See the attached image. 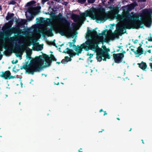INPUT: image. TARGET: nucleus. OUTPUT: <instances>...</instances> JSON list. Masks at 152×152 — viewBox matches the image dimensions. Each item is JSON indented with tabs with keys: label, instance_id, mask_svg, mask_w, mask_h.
I'll list each match as a JSON object with an SVG mask.
<instances>
[{
	"label": "nucleus",
	"instance_id": "864d4df0",
	"mask_svg": "<svg viewBox=\"0 0 152 152\" xmlns=\"http://www.w3.org/2000/svg\"><path fill=\"white\" fill-rule=\"evenodd\" d=\"M76 23H72V25L73 26H75V25H76Z\"/></svg>",
	"mask_w": 152,
	"mask_h": 152
},
{
	"label": "nucleus",
	"instance_id": "aec40b11",
	"mask_svg": "<svg viewBox=\"0 0 152 152\" xmlns=\"http://www.w3.org/2000/svg\"><path fill=\"white\" fill-rule=\"evenodd\" d=\"M35 3V2L34 1H31L27 3L26 4V6H29L32 7V6Z\"/></svg>",
	"mask_w": 152,
	"mask_h": 152
},
{
	"label": "nucleus",
	"instance_id": "f03ea898",
	"mask_svg": "<svg viewBox=\"0 0 152 152\" xmlns=\"http://www.w3.org/2000/svg\"><path fill=\"white\" fill-rule=\"evenodd\" d=\"M97 28L93 29L92 31L89 29L88 27L87 28V35L86 38L87 39V41L85 43H83L80 46L77 45L76 48L74 49L77 53H80L79 54L81 53L83 49L85 50L88 51L90 49L94 50L96 49L98 47V42H96L92 39V37H96L98 36V33L96 31Z\"/></svg>",
	"mask_w": 152,
	"mask_h": 152
},
{
	"label": "nucleus",
	"instance_id": "052dcab7",
	"mask_svg": "<svg viewBox=\"0 0 152 152\" xmlns=\"http://www.w3.org/2000/svg\"><path fill=\"white\" fill-rule=\"evenodd\" d=\"M64 43H63L61 45H59V46H60V47H62V46L64 45Z\"/></svg>",
	"mask_w": 152,
	"mask_h": 152
},
{
	"label": "nucleus",
	"instance_id": "774afa93",
	"mask_svg": "<svg viewBox=\"0 0 152 152\" xmlns=\"http://www.w3.org/2000/svg\"><path fill=\"white\" fill-rule=\"evenodd\" d=\"M102 111L104 112V111L102 109H101V110H99V112H102Z\"/></svg>",
	"mask_w": 152,
	"mask_h": 152
},
{
	"label": "nucleus",
	"instance_id": "6e6552de",
	"mask_svg": "<svg viewBox=\"0 0 152 152\" xmlns=\"http://www.w3.org/2000/svg\"><path fill=\"white\" fill-rule=\"evenodd\" d=\"M2 73L1 75H0V77H1L5 79H10L15 78V76L11 75V72L9 70L2 72Z\"/></svg>",
	"mask_w": 152,
	"mask_h": 152
},
{
	"label": "nucleus",
	"instance_id": "72a5a7b5",
	"mask_svg": "<svg viewBox=\"0 0 152 152\" xmlns=\"http://www.w3.org/2000/svg\"><path fill=\"white\" fill-rule=\"evenodd\" d=\"M107 31V29H106L105 30H104L103 31H102V34H103V36L105 35V36L106 35V32Z\"/></svg>",
	"mask_w": 152,
	"mask_h": 152
},
{
	"label": "nucleus",
	"instance_id": "39448f33",
	"mask_svg": "<svg viewBox=\"0 0 152 152\" xmlns=\"http://www.w3.org/2000/svg\"><path fill=\"white\" fill-rule=\"evenodd\" d=\"M55 30V32L56 34L59 33L62 36L65 35V31L64 29H62V30L56 29V28L55 26L52 27L48 30H47V28H46L44 31H41L40 33L42 34L43 37H45L46 34L45 32H47L49 36L52 37L53 36V34L52 32V31Z\"/></svg>",
	"mask_w": 152,
	"mask_h": 152
},
{
	"label": "nucleus",
	"instance_id": "6e6d98bb",
	"mask_svg": "<svg viewBox=\"0 0 152 152\" xmlns=\"http://www.w3.org/2000/svg\"><path fill=\"white\" fill-rule=\"evenodd\" d=\"M99 36H103L102 33H99ZM102 37V38H103V37Z\"/></svg>",
	"mask_w": 152,
	"mask_h": 152
},
{
	"label": "nucleus",
	"instance_id": "2eb2a0df",
	"mask_svg": "<svg viewBox=\"0 0 152 152\" xmlns=\"http://www.w3.org/2000/svg\"><path fill=\"white\" fill-rule=\"evenodd\" d=\"M105 49L103 50L102 49H99L98 50L96 51V53H102L103 52H106L108 53L109 52H110V50L109 49H107L106 47L105 46H104Z\"/></svg>",
	"mask_w": 152,
	"mask_h": 152
},
{
	"label": "nucleus",
	"instance_id": "0e129e2a",
	"mask_svg": "<svg viewBox=\"0 0 152 152\" xmlns=\"http://www.w3.org/2000/svg\"><path fill=\"white\" fill-rule=\"evenodd\" d=\"M80 150H82V148H81L78 150V152H83V151H81Z\"/></svg>",
	"mask_w": 152,
	"mask_h": 152
},
{
	"label": "nucleus",
	"instance_id": "8fccbe9b",
	"mask_svg": "<svg viewBox=\"0 0 152 152\" xmlns=\"http://www.w3.org/2000/svg\"><path fill=\"white\" fill-rule=\"evenodd\" d=\"M72 60V59L71 57H69V59H68V60L67 61V62H68V61H71Z\"/></svg>",
	"mask_w": 152,
	"mask_h": 152
},
{
	"label": "nucleus",
	"instance_id": "e2e57ef3",
	"mask_svg": "<svg viewBox=\"0 0 152 152\" xmlns=\"http://www.w3.org/2000/svg\"><path fill=\"white\" fill-rule=\"evenodd\" d=\"M73 42H73V43H74L76 42V40H75V39H74L73 40Z\"/></svg>",
	"mask_w": 152,
	"mask_h": 152
},
{
	"label": "nucleus",
	"instance_id": "473e14b6",
	"mask_svg": "<svg viewBox=\"0 0 152 152\" xmlns=\"http://www.w3.org/2000/svg\"><path fill=\"white\" fill-rule=\"evenodd\" d=\"M126 53L125 51L124 50L122 51V53H119L123 57H124V54Z\"/></svg>",
	"mask_w": 152,
	"mask_h": 152
},
{
	"label": "nucleus",
	"instance_id": "ea45409f",
	"mask_svg": "<svg viewBox=\"0 0 152 152\" xmlns=\"http://www.w3.org/2000/svg\"><path fill=\"white\" fill-rule=\"evenodd\" d=\"M148 40L149 41L152 42V37H150V38H149V37H148Z\"/></svg>",
	"mask_w": 152,
	"mask_h": 152
},
{
	"label": "nucleus",
	"instance_id": "bb28decb",
	"mask_svg": "<svg viewBox=\"0 0 152 152\" xmlns=\"http://www.w3.org/2000/svg\"><path fill=\"white\" fill-rule=\"evenodd\" d=\"M50 60L56 61V59L55 57L53 55L50 54Z\"/></svg>",
	"mask_w": 152,
	"mask_h": 152
},
{
	"label": "nucleus",
	"instance_id": "09e8293b",
	"mask_svg": "<svg viewBox=\"0 0 152 152\" xmlns=\"http://www.w3.org/2000/svg\"><path fill=\"white\" fill-rule=\"evenodd\" d=\"M141 46H140L138 47L137 48V49H139V50H140L141 49H143L142 48H141Z\"/></svg>",
	"mask_w": 152,
	"mask_h": 152
},
{
	"label": "nucleus",
	"instance_id": "5701e85b",
	"mask_svg": "<svg viewBox=\"0 0 152 152\" xmlns=\"http://www.w3.org/2000/svg\"><path fill=\"white\" fill-rule=\"evenodd\" d=\"M79 53H75V52H74L72 53L69 54V56L71 57H72L73 56H75L76 55L79 56Z\"/></svg>",
	"mask_w": 152,
	"mask_h": 152
},
{
	"label": "nucleus",
	"instance_id": "7ed1b4c3",
	"mask_svg": "<svg viewBox=\"0 0 152 152\" xmlns=\"http://www.w3.org/2000/svg\"><path fill=\"white\" fill-rule=\"evenodd\" d=\"M99 13L97 15H94L95 13L94 10H91L89 11H86V13H83L80 14V16L83 17H86L88 16L91 17L92 19L94 20L96 19L101 21H105L107 19L106 17L104 16V13L105 12V9L103 7L100 8L99 9Z\"/></svg>",
	"mask_w": 152,
	"mask_h": 152
},
{
	"label": "nucleus",
	"instance_id": "c85d7f7f",
	"mask_svg": "<svg viewBox=\"0 0 152 152\" xmlns=\"http://www.w3.org/2000/svg\"><path fill=\"white\" fill-rule=\"evenodd\" d=\"M56 40L54 39L53 41H51L50 42V44L53 45L55 46L56 48H57V46L56 45V44L55 42Z\"/></svg>",
	"mask_w": 152,
	"mask_h": 152
},
{
	"label": "nucleus",
	"instance_id": "f257e3e1",
	"mask_svg": "<svg viewBox=\"0 0 152 152\" xmlns=\"http://www.w3.org/2000/svg\"><path fill=\"white\" fill-rule=\"evenodd\" d=\"M121 18L126 20L127 23L126 25L118 24L116 26V29L114 33H112L109 36L112 40L115 39L118 35L122 36L126 33L124 32L126 29H138L144 28V24L147 27H150L152 23V18L150 11L148 9L143 10L142 14L140 16L138 14L132 12L131 14L129 12H126L123 14Z\"/></svg>",
	"mask_w": 152,
	"mask_h": 152
},
{
	"label": "nucleus",
	"instance_id": "69168bd1",
	"mask_svg": "<svg viewBox=\"0 0 152 152\" xmlns=\"http://www.w3.org/2000/svg\"><path fill=\"white\" fill-rule=\"evenodd\" d=\"M28 62H29V61L28 60L27 62H26V64L25 65H28Z\"/></svg>",
	"mask_w": 152,
	"mask_h": 152
},
{
	"label": "nucleus",
	"instance_id": "c9c22d12",
	"mask_svg": "<svg viewBox=\"0 0 152 152\" xmlns=\"http://www.w3.org/2000/svg\"><path fill=\"white\" fill-rule=\"evenodd\" d=\"M87 55L89 56V58H92L93 57V54H91V53H90L89 54V53H87Z\"/></svg>",
	"mask_w": 152,
	"mask_h": 152
},
{
	"label": "nucleus",
	"instance_id": "de8ad7c7",
	"mask_svg": "<svg viewBox=\"0 0 152 152\" xmlns=\"http://www.w3.org/2000/svg\"><path fill=\"white\" fill-rule=\"evenodd\" d=\"M131 50L135 54H136V51H135L134 49H131Z\"/></svg>",
	"mask_w": 152,
	"mask_h": 152
},
{
	"label": "nucleus",
	"instance_id": "c756f323",
	"mask_svg": "<svg viewBox=\"0 0 152 152\" xmlns=\"http://www.w3.org/2000/svg\"><path fill=\"white\" fill-rule=\"evenodd\" d=\"M86 1V0H78V2L81 4H84Z\"/></svg>",
	"mask_w": 152,
	"mask_h": 152
},
{
	"label": "nucleus",
	"instance_id": "a19ab883",
	"mask_svg": "<svg viewBox=\"0 0 152 152\" xmlns=\"http://www.w3.org/2000/svg\"><path fill=\"white\" fill-rule=\"evenodd\" d=\"M61 62L62 64H65V63L67 61L66 60L64 59L62 60Z\"/></svg>",
	"mask_w": 152,
	"mask_h": 152
},
{
	"label": "nucleus",
	"instance_id": "cd10ccee",
	"mask_svg": "<svg viewBox=\"0 0 152 152\" xmlns=\"http://www.w3.org/2000/svg\"><path fill=\"white\" fill-rule=\"evenodd\" d=\"M137 4V2H135L130 4V6L132 8H134Z\"/></svg>",
	"mask_w": 152,
	"mask_h": 152
},
{
	"label": "nucleus",
	"instance_id": "bf43d9fd",
	"mask_svg": "<svg viewBox=\"0 0 152 152\" xmlns=\"http://www.w3.org/2000/svg\"><path fill=\"white\" fill-rule=\"evenodd\" d=\"M104 129H102V130L101 131H99V133H101L103 131H104Z\"/></svg>",
	"mask_w": 152,
	"mask_h": 152
},
{
	"label": "nucleus",
	"instance_id": "2f4dec72",
	"mask_svg": "<svg viewBox=\"0 0 152 152\" xmlns=\"http://www.w3.org/2000/svg\"><path fill=\"white\" fill-rule=\"evenodd\" d=\"M95 0H87L88 2L90 4H92L94 3Z\"/></svg>",
	"mask_w": 152,
	"mask_h": 152
},
{
	"label": "nucleus",
	"instance_id": "c03bdc74",
	"mask_svg": "<svg viewBox=\"0 0 152 152\" xmlns=\"http://www.w3.org/2000/svg\"><path fill=\"white\" fill-rule=\"evenodd\" d=\"M15 68V67H13V71H14L15 72V73H16L17 72H18V71L19 70V69H16V71H15V70H14V69Z\"/></svg>",
	"mask_w": 152,
	"mask_h": 152
},
{
	"label": "nucleus",
	"instance_id": "5fc2aeb1",
	"mask_svg": "<svg viewBox=\"0 0 152 152\" xmlns=\"http://www.w3.org/2000/svg\"><path fill=\"white\" fill-rule=\"evenodd\" d=\"M44 19V18H42V17H41L40 18V20L41 21H42V20H43Z\"/></svg>",
	"mask_w": 152,
	"mask_h": 152
},
{
	"label": "nucleus",
	"instance_id": "7c9ffc66",
	"mask_svg": "<svg viewBox=\"0 0 152 152\" xmlns=\"http://www.w3.org/2000/svg\"><path fill=\"white\" fill-rule=\"evenodd\" d=\"M43 48V46L41 45H39L37 47V48L38 49L37 50L39 51L42 50Z\"/></svg>",
	"mask_w": 152,
	"mask_h": 152
},
{
	"label": "nucleus",
	"instance_id": "ddd939ff",
	"mask_svg": "<svg viewBox=\"0 0 152 152\" xmlns=\"http://www.w3.org/2000/svg\"><path fill=\"white\" fill-rule=\"evenodd\" d=\"M80 17H82L80 15V16L78 15L73 14L72 15L71 18L75 22H77L79 21Z\"/></svg>",
	"mask_w": 152,
	"mask_h": 152
},
{
	"label": "nucleus",
	"instance_id": "b1692460",
	"mask_svg": "<svg viewBox=\"0 0 152 152\" xmlns=\"http://www.w3.org/2000/svg\"><path fill=\"white\" fill-rule=\"evenodd\" d=\"M65 50H67V54H68L74 52L73 50L69 48H67Z\"/></svg>",
	"mask_w": 152,
	"mask_h": 152
},
{
	"label": "nucleus",
	"instance_id": "4c0bfd02",
	"mask_svg": "<svg viewBox=\"0 0 152 152\" xmlns=\"http://www.w3.org/2000/svg\"><path fill=\"white\" fill-rule=\"evenodd\" d=\"M102 57H103V58H102V60H103V61H106V59H107V58H106V57L105 56H102Z\"/></svg>",
	"mask_w": 152,
	"mask_h": 152
},
{
	"label": "nucleus",
	"instance_id": "e433bc0d",
	"mask_svg": "<svg viewBox=\"0 0 152 152\" xmlns=\"http://www.w3.org/2000/svg\"><path fill=\"white\" fill-rule=\"evenodd\" d=\"M16 3V2L15 1H12L10 2V4H13V5L15 4Z\"/></svg>",
	"mask_w": 152,
	"mask_h": 152
},
{
	"label": "nucleus",
	"instance_id": "37998d69",
	"mask_svg": "<svg viewBox=\"0 0 152 152\" xmlns=\"http://www.w3.org/2000/svg\"><path fill=\"white\" fill-rule=\"evenodd\" d=\"M138 0V2H145L146 0Z\"/></svg>",
	"mask_w": 152,
	"mask_h": 152
},
{
	"label": "nucleus",
	"instance_id": "20e7f679",
	"mask_svg": "<svg viewBox=\"0 0 152 152\" xmlns=\"http://www.w3.org/2000/svg\"><path fill=\"white\" fill-rule=\"evenodd\" d=\"M42 56H36L31 59L29 64V72L33 75L34 72H39L42 68V65L40 63Z\"/></svg>",
	"mask_w": 152,
	"mask_h": 152
},
{
	"label": "nucleus",
	"instance_id": "dca6fc26",
	"mask_svg": "<svg viewBox=\"0 0 152 152\" xmlns=\"http://www.w3.org/2000/svg\"><path fill=\"white\" fill-rule=\"evenodd\" d=\"M143 53V49H137L136 51V54L135 55H138L136 56V57H139Z\"/></svg>",
	"mask_w": 152,
	"mask_h": 152
},
{
	"label": "nucleus",
	"instance_id": "9b49d317",
	"mask_svg": "<svg viewBox=\"0 0 152 152\" xmlns=\"http://www.w3.org/2000/svg\"><path fill=\"white\" fill-rule=\"evenodd\" d=\"M15 22L16 24L17 25V26L19 28L25 25L26 22V19H21L20 21L17 20Z\"/></svg>",
	"mask_w": 152,
	"mask_h": 152
},
{
	"label": "nucleus",
	"instance_id": "9d476101",
	"mask_svg": "<svg viewBox=\"0 0 152 152\" xmlns=\"http://www.w3.org/2000/svg\"><path fill=\"white\" fill-rule=\"evenodd\" d=\"M105 56L107 58L110 59V54L107 52H104L102 53H96V58L98 61L100 62L102 59V56Z\"/></svg>",
	"mask_w": 152,
	"mask_h": 152
},
{
	"label": "nucleus",
	"instance_id": "6ab92c4d",
	"mask_svg": "<svg viewBox=\"0 0 152 152\" xmlns=\"http://www.w3.org/2000/svg\"><path fill=\"white\" fill-rule=\"evenodd\" d=\"M31 52L30 50L26 53V56L27 57V58H28L29 60H31V59H32L31 57Z\"/></svg>",
	"mask_w": 152,
	"mask_h": 152
},
{
	"label": "nucleus",
	"instance_id": "4468645a",
	"mask_svg": "<svg viewBox=\"0 0 152 152\" xmlns=\"http://www.w3.org/2000/svg\"><path fill=\"white\" fill-rule=\"evenodd\" d=\"M139 67L143 70H145L147 68V65L146 63L143 61H142L140 63H138Z\"/></svg>",
	"mask_w": 152,
	"mask_h": 152
},
{
	"label": "nucleus",
	"instance_id": "f704fd0d",
	"mask_svg": "<svg viewBox=\"0 0 152 152\" xmlns=\"http://www.w3.org/2000/svg\"><path fill=\"white\" fill-rule=\"evenodd\" d=\"M68 43L69 44V47L70 48H71L73 46V45L72 44H73V42H69Z\"/></svg>",
	"mask_w": 152,
	"mask_h": 152
},
{
	"label": "nucleus",
	"instance_id": "49530a36",
	"mask_svg": "<svg viewBox=\"0 0 152 152\" xmlns=\"http://www.w3.org/2000/svg\"><path fill=\"white\" fill-rule=\"evenodd\" d=\"M149 64H150L149 65L150 67V68L151 69H152L151 70V72H152V63H150Z\"/></svg>",
	"mask_w": 152,
	"mask_h": 152
},
{
	"label": "nucleus",
	"instance_id": "423d86ee",
	"mask_svg": "<svg viewBox=\"0 0 152 152\" xmlns=\"http://www.w3.org/2000/svg\"><path fill=\"white\" fill-rule=\"evenodd\" d=\"M55 19L58 20L60 22L64 24L66 27L68 28V32L71 33L72 31V28L70 27V23L65 18L63 17L61 13H59L58 15L55 16Z\"/></svg>",
	"mask_w": 152,
	"mask_h": 152
},
{
	"label": "nucleus",
	"instance_id": "393cba45",
	"mask_svg": "<svg viewBox=\"0 0 152 152\" xmlns=\"http://www.w3.org/2000/svg\"><path fill=\"white\" fill-rule=\"evenodd\" d=\"M114 0H109L108 2V4L107 5H110V6L109 7H107L110 9H111L112 8V7L111 5V4L113 3V2Z\"/></svg>",
	"mask_w": 152,
	"mask_h": 152
},
{
	"label": "nucleus",
	"instance_id": "f8f14e48",
	"mask_svg": "<svg viewBox=\"0 0 152 152\" xmlns=\"http://www.w3.org/2000/svg\"><path fill=\"white\" fill-rule=\"evenodd\" d=\"M43 58L45 61L47 63V65L45 66V67H48L50 66V57L49 56L45 54H43ZM45 66H44V67Z\"/></svg>",
	"mask_w": 152,
	"mask_h": 152
},
{
	"label": "nucleus",
	"instance_id": "4d7b16f0",
	"mask_svg": "<svg viewBox=\"0 0 152 152\" xmlns=\"http://www.w3.org/2000/svg\"><path fill=\"white\" fill-rule=\"evenodd\" d=\"M146 47L148 48H152V45H151L147 46Z\"/></svg>",
	"mask_w": 152,
	"mask_h": 152
},
{
	"label": "nucleus",
	"instance_id": "603ef678",
	"mask_svg": "<svg viewBox=\"0 0 152 152\" xmlns=\"http://www.w3.org/2000/svg\"><path fill=\"white\" fill-rule=\"evenodd\" d=\"M72 47H73V48L74 49V48H76L77 47V46H76L75 44H73V46Z\"/></svg>",
	"mask_w": 152,
	"mask_h": 152
},
{
	"label": "nucleus",
	"instance_id": "58836bf2",
	"mask_svg": "<svg viewBox=\"0 0 152 152\" xmlns=\"http://www.w3.org/2000/svg\"><path fill=\"white\" fill-rule=\"evenodd\" d=\"M49 0H42V4H44L46 2L48 1Z\"/></svg>",
	"mask_w": 152,
	"mask_h": 152
},
{
	"label": "nucleus",
	"instance_id": "1a4fd4ad",
	"mask_svg": "<svg viewBox=\"0 0 152 152\" xmlns=\"http://www.w3.org/2000/svg\"><path fill=\"white\" fill-rule=\"evenodd\" d=\"M113 59L114 62L117 64H119L122 62L124 58L119 53L113 54Z\"/></svg>",
	"mask_w": 152,
	"mask_h": 152
},
{
	"label": "nucleus",
	"instance_id": "680f3d73",
	"mask_svg": "<svg viewBox=\"0 0 152 152\" xmlns=\"http://www.w3.org/2000/svg\"><path fill=\"white\" fill-rule=\"evenodd\" d=\"M151 50H149L147 51V52L149 53H151Z\"/></svg>",
	"mask_w": 152,
	"mask_h": 152
},
{
	"label": "nucleus",
	"instance_id": "412c9836",
	"mask_svg": "<svg viewBox=\"0 0 152 152\" xmlns=\"http://www.w3.org/2000/svg\"><path fill=\"white\" fill-rule=\"evenodd\" d=\"M112 11L115 14H117L119 12L118 8V7H113Z\"/></svg>",
	"mask_w": 152,
	"mask_h": 152
},
{
	"label": "nucleus",
	"instance_id": "0eeeda50",
	"mask_svg": "<svg viewBox=\"0 0 152 152\" xmlns=\"http://www.w3.org/2000/svg\"><path fill=\"white\" fill-rule=\"evenodd\" d=\"M9 30L8 31V34L7 36H10L12 34H16L17 35L18 37H20L21 36L22 34H23L24 31L20 29L18 26L17 27H12L9 29ZM6 37L7 35H5Z\"/></svg>",
	"mask_w": 152,
	"mask_h": 152
},
{
	"label": "nucleus",
	"instance_id": "338daca9",
	"mask_svg": "<svg viewBox=\"0 0 152 152\" xmlns=\"http://www.w3.org/2000/svg\"><path fill=\"white\" fill-rule=\"evenodd\" d=\"M15 44V46H16V48H18V45H17V44Z\"/></svg>",
	"mask_w": 152,
	"mask_h": 152
},
{
	"label": "nucleus",
	"instance_id": "f3484780",
	"mask_svg": "<svg viewBox=\"0 0 152 152\" xmlns=\"http://www.w3.org/2000/svg\"><path fill=\"white\" fill-rule=\"evenodd\" d=\"M14 16V14L13 13H10L8 12L7 15L6 17V19L7 20H9L11 19Z\"/></svg>",
	"mask_w": 152,
	"mask_h": 152
},
{
	"label": "nucleus",
	"instance_id": "a211bd4d",
	"mask_svg": "<svg viewBox=\"0 0 152 152\" xmlns=\"http://www.w3.org/2000/svg\"><path fill=\"white\" fill-rule=\"evenodd\" d=\"M23 69L26 70L28 73L31 74H32V73H30L29 72V65H28V67H27V66L26 65H24L22 67L20 68L21 69Z\"/></svg>",
	"mask_w": 152,
	"mask_h": 152
},
{
	"label": "nucleus",
	"instance_id": "a878e982",
	"mask_svg": "<svg viewBox=\"0 0 152 152\" xmlns=\"http://www.w3.org/2000/svg\"><path fill=\"white\" fill-rule=\"evenodd\" d=\"M34 8L32 7H30L28 9V12L31 14L33 12Z\"/></svg>",
	"mask_w": 152,
	"mask_h": 152
},
{
	"label": "nucleus",
	"instance_id": "4be33fe9",
	"mask_svg": "<svg viewBox=\"0 0 152 152\" xmlns=\"http://www.w3.org/2000/svg\"><path fill=\"white\" fill-rule=\"evenodd\" d=\"M8 41L10 42L14 43V42H16L17 40L15 37H10Z\"/></svg>",
	"mask_w": 152,
	"mask_h": 152
},
{
	"label": "nucleus",
	"instance_id": "3c124183",
	"mask_svg": "<svg viewBox=\"0 0 152 152\" xmlns=\"http://www.w3.org/2000/svg\"><path fill=\"white\" fill-rule=\"evenodd\" d=\"M138 41V40L137 39H135L134 41H133V42L134 44H136L137 43Z\"/></svg>",
	"mask_w": 152,
	"mask_h": 152
},
{
	"label": "nucleus",
	"instance_id": "79ce46f5",
	"mask_svg": "<svg viewBox=\"0 0 152 152\" xmlns=\"http://www.w3.org/2000/svg\"><path fill=\"white\" fill-rule=\"evenodd\" d=\"M14 61L13 60L12 61V64H15L18 62V60H16L15 62H14Z\"/></svg>",
	"mask_w": 152,
	"mask_h": 152
},
{
	"label": "nucleus",
	"instance_id": "13d9d810",
	"mask_svg": "<svg viewBox=\"0 0 152 152\" xmlns=\"http://www.w3.org/2000/svg\"><path fill=\"white\" fill-rule=\"evenodd\" d=\"M104 115H106L107 114V113H106V111H104Z\"/></svg>",
	"mask_w": 152,
	"mask_h": 152
},
{
	"label": "nucleus",
	"instance_id": "a18cd8bd",
	"mask_svg": "<svg viewBox=\"0 0 152 152\" xmlns=\"http://www.w3.org/2000/svg\"><path fill=\"white\" fill-rule=\"evenodd\" d=\"M65 59H66V61L67 62V61L68 60V59H69V57L67 56H65L64 57Z\"/></svg>",
	"mask_w": 152,
	"mask_h": 152
}]
</instances>
